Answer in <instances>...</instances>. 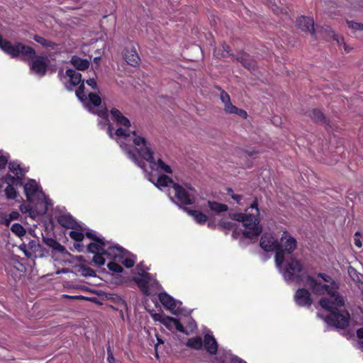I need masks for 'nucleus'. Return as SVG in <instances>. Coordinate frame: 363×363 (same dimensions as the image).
Wrapping results in <instances>:
<instances>
[{
    "mask_svg": "<svg viewBox=\"0 0 363 363\" xmlns=\"http://www.w3.org/2000/svg\"><path fill=\"white\" fill-rule=\"evenodd\" d=\"M0 48L12 57H20L23 60H30L35 55V51L30 46L21 43L12 44L6 40H4L0 35Z\"/></svg>",
    "mask_w": 363,
    "mask_h": 363,
    "instance_id": "5",
    "label": "nucleus"
},
{
    "mask_svg": "<svg viewBox=\"0 0 363 363\" xmlns=\"http://www.w3.org/2000/svg\"><path fill=\"white\" fill-rule=\"evenodd\" d=\"M87 238L92 239V242L88 245V251L94 254L93 262L102 266L105 264L104 256L113 261H118L123 255V248L117 244L106 240L104 238L97 237L95 232L88 230L86 232Z\"/></svg>",
    "mask_w": 363,
    "mask_h": 363,
    "instance_id": "3",
    "label": "nucleus"
},
{
    "mask_svg": "<svg viewBox=\"0 0 363 363\" xmlns=\"http://www.w3.org/2000/svg\"><path fill=\"white\" fill-rule=\"evenodd\" d=\"M61 272H62V273H66V272H67V269H62V271H57V272H56V274H60Z\"/></svg>",
    "mask_w": 363,
    "mask_h": 363,
    "instance_id": "56",
    "label": "nucleus"
},
{
    "mask_svg": "<svg viewBox=\"0 0 363 363\" xmlns=\"http://www.w3.org/2000/svg\"><path fill=\"white\" fill-rule=\"evenodd\" d=\"M186 346L195 350H200L203 346V342L200 337H191L188 340Z\"/></svg>",
    "mask_w": 363,
    "mask_h": 363,
    "instance_id": "31",
    "label": "nucleus"
},
{
    "mask_svg": "<svg viewBox=\"0 0 363 363\" xmlns=\"http://www.w3.org/2000/svg\"><path fill=\"white\" fill-rule=\"evenodd\" d=\"M49 59L47 56H37L30 65V71L35 74L43 77L45 74Z\"/></svg>",
    "mask_w": 363,
    "mask_h": 363,
    "instance_id": "11",
    "label": "nucleus"
},
{
    "mask_svg": "<svg viewBox=\"0 0 363 363\" xmlns=\"http://www.w3.org/2000/svg\"><path fill=\"white\" fill-rule=\"evenodd\" d=\"M86 83L90 86L92 89H97V84L94 78H90L86 81Z\"/></svg>",
    "mask_w": 363,
    "mask_h": 363,
    "instance_id": "48",
    "label": "nucleus"
},
{
    "mask_svg": "<svg viewBox=\"0 0 363 363\" xmlns=\"http://www.w3.org/2000/svg\"><path fill=\"white\" fill-rule=\"evenodd\" d=\"M185 211L200 225L204 224L208 220L207 216L200 211L190 210L188 208H185Z\"/></svg>",
    "mask_w": 363,
    "mask_h": 363,
    "instance_id": "22",
    "label": "nucleus"
},
{
    "mask_svg": "<svg viewBox=\"0 0 363 363\" xmlns=\"http://www.w3.org/2000/svg\"><path fill=\"white\" fill-rule=\"evenodd\" d=\"M231 197L236 201L238 203H239L242 199V196L239 194H230Z\"/></svg>",
    "mask_w": 363,
    "mask_h": 363,
    "instance_id": "52",
    "label": "nucleus"
},
{
    "mask_svg": "<svg viewBox=\"0 0 363 363\" xmlns=\"http://www.w3.org/2000/svg\"><path fill=\"white\" fill-rule=\"evenodd\" d=\"M118 262H121L127 268H131L135 264V255L130 254L129 252L123 249V255L121 257L119 258Z\"/></svg>",
    "mask_w": 363,
    "mask_h": 363,
    "instance_id": "21",
    "label": "nucleus"
},
{
    "mask_svg": "<svg viewBox=\"0 0 363 363\" xmlns=\"http://www.w3.org/2000/svg\"><path fill=\"white\" fill-rule=\"evenodd\" d=\"M220 98L221 101L224 104V107L231 104L230 96L226 92L223 91L220 94Z\"/></svg>",
    "mask_w": 363,
    "mask_h": 363,
    "instance_id": "41",
    "label": "nucleus"
},
{
    "mask_svg": "<svg viewBox=\"0 0 363 363\" xmlns=\"http://www.w3.org/2000/svg\"><path fill=\"white\" fill-rule=\"evenodd\" d=\"M123 58L128 65L133 67L136 66L140 60L136 50L133 46L127 47L125 49Z\"/></svg>",
    "mask_w": 363,
    "mask_h": 363,
    "instance_id": "17",
    "label": "nucleus"
},
{
    "mask_svg": "<svg viewBox=\"0 0 363 363\" xmlns=\"http://www.w3.org/2000/svg\"><path fill=\"white\" fill-rule=\"evenodd\" d=\"M219 225L223 229L230 230L234 228L235 223L232 221L221 220L219 223Z\"/></svg>",
    "mask_w": 363,
    "mask_h": 363,
    "instance_id": "42",
    "label": "nucleus"
},
{
    "mask_svg": "<svg viewBox=\"0 0 363 363\" xmlns=\"http://www.w3.org/2000/svg\"><path fill=\"white\" fill-rule=\"evenodd\" d=\"M204 347L206 351L211 354H215L217 352L218 344L213 335L206 334L204 336Z\"/></svg>",
    "mask_w": 363,
    "mask_h": 363,
    "instance_id": "20",
    "label": "nucleus"
},
{
    "mask_svg": "<svg viewBox=\"0 0 363 363\" xmlns=\"http://www.w3.org/2000/svg\"><path fill=\"white\" fill-rule=\"evenodd\" d=\"M1 180L6 183L7 186L13 185L16 183L19 185L22 184L21 179L17 178L16 176L13 177L10 174H6L1 179Z\"/></svg>",
    "mask_w": 363,
    "mask_h": 363,
    "instance_id": "34",
    "label": "nucleus"
},
{
    "mask_svg": "<svg viewBox=\"0 0 363 363\" xmlns=\"http://www.w3.org/2000/svg\"><path fill=\"white\" fill-rule=\"evenodd\" d=\"M43 242L46 245L52 248L55 251L63 252L65 250V248L53 238H43Z\"/></svg>",
    "mask_w": 363,
    "mask_h": 363,
    "instance_id": "27",
    "label": "nucleus"
},
{
    "mask_svg": "<svg viewBox=\"0 0 363 363\" xmlns=\"http://www.w3.org/2000/svg\"><path fill=\"white\" fill-rule=\"evenodd\" d=\"M238 60L240 62L241 64L249 70L254 69L255 67V61L252 60L248 55H242L238 58Z\"/></svg>",
    "mask_w": 363,
    "mask_h": 363,
    "instance_id": "29",
    "label": "nucleus"
},
{
    "mask_svg": "<svg viewBox=\"0 0 363 363\" xmlns=\"http://www.w3.org/2000/svg\"><path fill=\"white\" fill-rule=\"evenodd\" d=\"M357 335L359 339H363V328L358 329L357 331Z\"/></svg>",
    "mask_w": 363,
    "mask_h": 363,
    "instance_id": "54",
    "label": "nucleus"
},
{
    "mask_svg": "<svg viewBox=\"0 0 363 363\" xmlns=\"http://www.w3.org/2000/svg\"><path fill=\"white\" fill-rule=\"evenodd\" d=\"M19 248L24 252L26 257H31L33 254L40 249V245L35 240H31L28 244L23 243L20 245Z\"/></svg>",
    "mask_w": 363,
    "mask_h": 363,
    "instance_id": "18",
    "label": "nucleus"
},
{
    "mask_svg": "<svg viewBox=\"0 0 363 363\" xmlns=\"http://www.w3.org/2000/svg\"><path fill=\"white\" fill-rule=\"evenodd\" d=\"M11 222V220L9 219V217L6 214L0 215V223L4 224L6 226H9Z\"/></svg>",
    "mask_w": 363,
    "mask_h": 363,
    "instance_id": "43",
    "label": "nucleus"
},
{
    "mask_svg": "<svg viewBox=\"0 0 363 363\" xmlns=\"http://www.w3.org/2000/svg\"><path fill=\"white\" fill-rule=\"evenodd\" d=\"M107 352H108V357H107V360L109 363H120L118 360H116L113 355V353L110 349V347L108 348L107 350Z\"/></svg>",
    "mask_w": 363,
    "mask_h": 363,
    "instance_id": "46",
    "label": "nucleus"
},
{
    "mask_svg": "<svg viewBox=\"0 0 363 363\" xmlns=\"http://www.w3.org/2000/svg\"><path fill=\"white\" fill-rule=\"evenodd\" d=\"M259 215V211L257 208V201H254L250 206L245 210V213H233L230 215V218L242 223L245 227L242 232L245 238L252 239L257 238L262 232Z\"/></svg>",
    "mask_w": 363,
    "mask_h": 363,
    "instance_id": "4",
    "label": "nucleus"
},
{
    "mask_svg": "<svg viewBox=\"0 0 363 363\" xmlns=\"http://www.w3.org/2000/svg\"><path fill=\"white\" fill-rule=\"evenodd\" d=\"M33 39L35 40V42L40 44L41 45H43L45 48H54L55 47V44L54 43H52L41 36L35 35Z\"/></svg>",
    "mask_w": 363,
    "mask_h": 363,
    "instance_id": "33",
    "label": "nucleus"
},
{
    "mask_svg": "<svg viewBox=\"0 0 363 363\" xmlns=\"http://www.w3.org/2000/svg\"><path fill=\"white\" fill-rule=\"evenodd\" d=\"M348 273L350 275V277L352 278L353 280H355V279L357 278V279H359V277L358 275L357 274V271L355 270V269H354L353 267H350L349 269H348Z\"/></svg>",
    "mask_w": 363,
    "mask_h": 363,
    "instance_id": "47",
    "label": "nucleus"
},
{
    "mask_svg": "<svg viewBox=\"0 0 363 363\" xmlns=\"http://www.w3.org/2000/svg\"><path fill=\"white\" fill-rule=\"evenodd\" d=\"M9 219L12 221L13 220H17L19 217V213L17 211H12L9 215Z\"/></svg>",
    "mask_w": 363,
    "mask_h": 363,
    "instance_id": "50",
    "label": "nucleus"
},
{
    "mask_svg": "<svg viewBox=\"0 0 363 363\" xmlns=\"http://www.w3.org/2000/svg\"><path fill=\"white\" fill-rule=\"evenodd\" d=\"M347 24L348 27L354 31L363 30V23L354 22L352 21H347Z\"/></svg>",
    "mask_w": 363,
    "mask_h": 363,
    "instance_id": "40",
    "label": "nucleus"
},
{
    "mask_svg": "<svg viewBox=\"0 0 363 363\" xmlns=\"http://www.w3.org/2000/svg\"><path fill=\"white\" fill-rule=\"evenodd\" d=\"M297 26L299 29L304 32H309L312 35L314 33V21L313 18L309 17L301 16L297 19Z\"/></svg>",
    "mask_w": 363,
    "mask_h": 363,
    "instance_id": "16",
    "label": "nucleus"
},
{
    "mask_svg": "<svg viewBox=\"0 0 363 363\" xmlns=\"http://www.w3.org/2000/svg\"><path fill=\"white\" fill-rule=\"evenodd\" d=\"M140 290L146 295L159 291L161 288L159 282L149 273L143 271L133 277Z\"/></svg>",
    "mask_w": 363,
    "mask_h": 363,
    "instance_id": "8",
    "label": "nucleus"
},
{
    "mask_svg": "<svg viewBox=\"0 0 363 363\" xmlns=\"http://www.w3.org/2000/svg\"><path fill=\"white\" fill-rule=\"evenodd\" d=\"M281 240L282 242H284V257L280 265H276L282 273L284 279L288 281L303 283L317 296L328 295V297H323L320 300L319 304L328 313L324 315L318 313V315L324 319L328 325L337 328H346L349 324L350 314L342 309L345 301L337 291L338 284L330 276L324 273L305 275L300 262L291 255L296 247V239L284 231Z\"/></svg>",
    "mask_w": 363,
    "mask_h": 363,
    "instance_id": "1",
    "label": "nucleus"
},
{
    "mask_svg": "<svg viewBox=\"0 0 363 363\" xmlns=\"http://www.w3.org/2000/svg\"><path fill=\"white\" fill-rule=\"evenodd\" d=\"M159 299L162 306L172 314L177 315L182 313V302L175 300L166 292L159 294Z\"/></svg>",
    "mask_w": 363,
    "mask_h": 363,
    "instance_id": "10",
    "label": "nucleus"
},
{
    "mask_svg": "<svg viewBox=\"0 0 363 363\" xmlns=\"http://www.w3.org/2000/svg\"><path fill=\"white\" fill-rule=\"evenodd\" d=\"M9 170L13 172L17 178L22 179L27 170L21 167L20 164L16 162H11L9 164Z\"/></svg>",
    "mask_w": 363,
    "mask_h": 363,
    "instance_id": "25",
    "label": "nucleus"
},
{
    "mask_svg": "<svg viewBox=\"0 0 363 363\" xmlns=\"http://www.w3.org/2000/svg\"><path fill=\"white\" fill-rule=\"evenodd\" d=\"M62 80L65 87L68 90H72L73 87L76 86L82 82V75L74 69H68L62 77Z\"/></svg>",
    "mask_w": 363,
    "mask_h": 363,
    "instance_id": "12",
    "label": "nucleus"
},
{
    "mask_svg": "<svg viewBox=\"0 0 363 363\" xmlns=\"http://www.w3.org/2000/svg\"><path fill=\"white\" fill-rule=\"evenodd\" d=\"M294 300L296 304L301 306H310L312 303L311 294L304 288L298 289L296 291Z\"/></svg>",
    "mask_w": 363,
    "mask_h": 363,
    "instance_id": "14",
    "label": "nucleus"
},
{
    "mask_svg": "<svg viewBox=\"0 0 363 363\" xmlns=\"http://www.w3.org/2000/svg\"><path fill=\"white\" fill-rule=\"evenodd\" d=\"M309 116L313 119L315 121H325V118L323 114V113L319 111L314 109L310 113Z\"/></svg>",
    "mask_w": 363,
    "mask_h": 363,
    "instance_id": "38",
    "label": "nucleus"
},
{
    "mask_svg": "<svg viewBox=\"0 0 363 363\" xmlns=\"http://www.w3.org/2000/svg\"><path fill=\"white\" fill-rule=\"evenodd\" d=\"M148 180L153 183L160 189L169 187L170 185L173 186L174 184L172 179L165 174H161L155 179L152 174L148 173Z\"/></svg>",
    "mask_w": 363,
    "mask_h": 363,
    "instance_id": "15",
    "label": "nucleus"
},
{
    "mask_svg": "<svg viewBox=\"0 0 363 363\" xmlns=\"http://www.w3.org/2000/svg\"><path fill=\"white\" fill-rule=\"evenodd\" d=\"M224 111L228 113L236 114L242 118H246L247 117V113L245 110L237 108L233 105L232 103L225 106V107H224Z\"/></svg>",
    "mask_w": 363,
    "mask_h": 363,
    "instance_id": "26",
    "label": "nucleus"
},
{
    "mask_svg": "<svg viewBox=\"0 0 363 363\" xmlns=\"http://www.w3.org/2000/svg\"><path fill=\"white\" fill-rule=\"evenodd\" d=\"M11 230L18 237H22L26 234L24 228L19 223L13 224Z\"/></svg>",
    "mask_w": 363,
    "mask_h": 363,
    "instance_id": "35",
    "label": "nucleus"
},
{
    "mask_svg": "<svg viewBox=\"0 0 363 363\" xmlns=\"http://www.w3.org/2000/svg\"><path fill=\"white\" fill-rule=\"evenodd\" d=\"M66 298H73V299H86V298L83 296H68V295H65V296Z\"/></svg>",
    "mask_w": 363,
    "mask_h": 363,
    "instance_id": "53",
    "label": "nucleus"
},
{
    "mask_svg": "<svg viewBox=\"0 0 363 363\" xmlns=\"http://www.w3.org/2000/svg\"><path fill=\"white\" fill-rule=\"evenodd\" d=\"M74 247L78 249L79 251H80V250L79 249V247H80V245L79 244H77L74 245Z\"/></svg>",
    "mask_w": 363,
    "mask_h": 363,
    "instance_id": "57",
    "label": "nucleus"
},
{
    "mask_svg": "<svg viewBox=\"0 0 363 363\" xmlns=\"http://www.w3.org/2000/svg\"><path fill=\"white\" fill-rule=\"evenodd\" d=\"M24 192L30 203H43L46 207L50 204L40 185L34 179H29L25 184Z\"/></svg>",
    "mask_w": 363,
    "mask_h": 363,
    "instance_id": "9",
    "label": "nucleus"
},
{
    "mask_svg": "<svg viewBox=\"0 0 363 363\" xmlns=\"http://www.w3.org/2000/svg\"><path fill=\"white\" fill-rule=\"evenodd\" d=\"M158 340V342H160V343H163V342L160 339V338H157Z\"/></svg>",
    "mask_w": 363,
    "mask_h": 363,
    "instance_id": "58",
    "label": "nucleus"
},
{
    "mask_svg": "<svg viewBox=\"0 0 363 363\" xmlns=\"http://www.w3.org/2000/svg\"><path fill=\"white\" fill-rule=\"evenodd\" d=\"M57 221L62 226L66 228L77 229L79 228L80 230H86L84 224L78 223L69 214L65 213L59 216Z\"/></svg>",
    "mask_w": 363,
    "mask_h": 363,
    "instance_id": "13",
    "label": "nucleus"
},
{
    "mask_svg": "<svg viewBox=\"0 0 363 363\" xmlns=\"http://www.w3.org/2000/svg\"><path fill=\"white\" fill-rule=\"evenodd\" d=\"M72 230H71L69 233V235L72 239L77 242H80L84 239V236L83 232L85 231L86 230H80L79 228Z\"/></svg>",
    "mask_w": 363,
    "mask_h": 363,
    "instance_id": "32",
    "label": "nucleus"
},
{
    "mask_svg": "<svg viewBox=\"0 0 363 363\" xmlns=\"http://www.w3.org/2000/svg\"><path fill=\"white\" fill-rule=\"evenodd\" d=\"M221 363H247L237 356L233 355L229 352H225L220 357Z\"/></svg>",
    "mask_w": 363,
    "mask_h": 363,
    "instance_id": "23",
    "label": "nucleus"
},
{
    "mask_svg": "<svg viewBox=\"0 0 363 363\" xmlns=\"http://www.w3.org/2000/svg\"><path fill=\"white\" fill-rule=\"evenodd\" d=\"M87 93L84 91V81L82 84L79 86L78 89L76 91V96L81 101H85L87 99L86 97Z\"/></svg>",
    "mask_w": 363,
    "mask_h": 363,
    "instance_id": "37",
    "label": "nucleus"
},
{
    "mask_svg": "<svg viewBox=\"0 0 363 363\" xmlns=\"http://www.w3.org/2000/svg\"><path fill=\"white\" fill-rule=\"evenodd\" d=\"M359 348L363 351V340H360L359 342Z\"/></svg>",
    "mask_w": 363,
    "mask_h": 363,
    "instance_id": "55",
    "label": "nucleus"
},
{
    "mask_svg": "<svg viewBox=\"0 0 363 363\" xmlns=\"http://www.w3.org/2000/svg\"><path fill=\"white\" fill-rule=\"evenodd\" d=\"M208 208L213 212L219 213L225 212L228 210V206L223 203H220L216 201H208Z\"/></svg>",
    "mask_w": 363,
    "mask_h": 363,
    "instance_id": "28",
    "label": "nucleus"
},
{
    "mask_svg": "<svg viewBox=\"0 0 363 363\" xmlns=\"http://www.w3.org/2000/svg\"><path fill=\"white\" fill-rule=\"evenodd\" d=\"M196 194V190L188 185L182 186L174 184L169 190V196L171 200L184 205H189L194 203Z\"/></svg>",
    "mask_w": 363,
    "mask_h": 363,
    "instance_id": "6",
    "label": "nucleus"
},
{
    "mask_svg": "<svg viewBox=\"0 0 363 363\" xmlns=\"http://www.w3.org/2000/svg\"><path fill=\"white\" fill-rule=\"evenodd\" d=\"M20 209L23 213L31 212L32 208L30 206L21 205Z\"/></svg>",
    "mask_w": 363,
    "mask_h": 363,
    "instance_id": "51",
    "label": "nucleus"
},
{
    "mask_svg": "<svg viewBox=\"0 0 363 363\" xmlns=\"http://www.w3.org/2000/svg\"><path fill=\"white\" fill-rule=\"evenodd\" d=\"M70 62L78 70H85L89 66V62L87 60L77 56H73Z\"/></svg>",
    "mask_w": 363,
    "mask_h": 363,
    "instance_id": "24",
    "label": "nucleus"
},
{
    "mask_svg": "<svg viewBox=\"0 0 363 363\" xmlns=\"http://www.w3.org/2000/svg\"><path fill=\"white\" fill-rule=\"evenodd\" d=\"M354 245L360 248L362 247V242L359 239V233L357 232L354 235Z\"/></svg>",
    "mask_w": 363,
    "mask_h": 363,
    "instance_id": "49",
    "label": "nucleus"
},
{
    "mask_svg": "<svg viewBox=\"0 0 363 363\" xmlns=\"http://www.w3.org/2000/svg\"><path fill=\"white\" fill-rule=\"evenodd\" d=\"M101 103L100 96L94 93H88L86 106L89 111L96 113L100 120L98 123L101 128L108 125L107 133L110 138L114 139L120 145L127 157L138 167L143 168L140 159L147 161L152 172L157 173H172L171 167L160 158L154 157V152L151 143L143 136L138 135L135 130H130V122L128 118L118 109L111 110L113 125L109 124L107 111L98 110Z\"/></svg>",
    "mask_w": 363,
    "mask_h": 363,
    "instance_id": "2",
    "label": "nucleus"
},
{
    "mask_svg": "<svg viewBox=\"0 0 363 363\" xmlns=\"http://www.w3.org/2000/svg\"><path fill=\"white\" fill-rule=\"evenodd\" d=\"M260 246L264 251L275 252L276 264L280 265L285 252L284 242H282L281 239L279 242L272 235L265 233L261 238Z\"/></svg>",
    "mask_w": 363,
    "mask_h": 363,
    "instance_id": "7",
    "label": "nucleus"
},
{
    "mask_svg": "<svg viewBox=\"0 0 363 363\" xmlns=\"http://www.w3.org/2000/svg\"><path fill=\"white\" fill-rule=\"evenodd\" d=\"M328 38H332L334 40L337 42V43L341 46L343 45L344 50L346 52H349L351 50V48L347 46L343 40V38L335 34L333 30L330 29L328 33Z\"/></svg>",
    "mask_w": 363,
    "mask_h": 363,
    "instance_id": "30",
    "label": "nucleus"
},
{
    "mask_svg": "<svg viewBox=\"0 0 363 363\" xmlns=\"http://www.w3.org/2000/svg\"><path fill=\"white\" fill-rule=\"evenodd\" d=\"M165 317H166V315H164L163 313H155L152 314V318H153V320L155 321H159L161 323H162Z\"/></svg>",
    "mask_w": 363,
    "mask_h": 363,
    "instance_id": "44",
    "label": "nucleus"
},
{
    "mask_svg": "<svg viewBox=\"0 0 363 363\" xmlns=\"http://www.w3.org/2000/svg\"><path fill=\"white\" fill-rule=\"evenodd\" d=\"M117 261H113V262H111L108 264V268L113 272H116V273H121L123 272V267L116 262Z\"/></svg>",
    "mask_w": 363,
    "mask_h": 363,
    "instance_id": "39",
    "label": "nucleus"
},
{
    "mask_svg": "<svg viewBox=\"0 0 363 363\" xmlns=\"http://www.w3.org/2000/svg\"><path fill=\"white\" fill-rule=\"evenodd\" d=\"M9 157L7 155H0V169H4L8 163Z\"/></svg>",
    "mask_w": 363,
    "mask_h": 363,
    "instance_id": "45",
    "label": "nucleus"
},
{
    "mask_svg": "<svg viewBox=\"0 0 363 363\" xmlns=\"http://www.w3.org/2000/svg\"><path fill=\"white\" fill-rule=\"evenodd\" d=\"M162 324L170 330H176L182 333H185L184 328L179 321L172 317L166 315Z\"/></svg>",
    "mask_w": 363,
    "mask_h": 363,
    "instance_id": "19",
    "label": "nucleus"
},
{
    "mask_svg": "<svg viewBox=\"0 0 363 363\" xmlns=\"http://www.w3.org/2000/svg\"><path fill=\"white\" fill-rule=\"evenodd\" d=\"M18 192L13 185L7 186L5 189V195L8 199L16 198Z\"/></svg>",
    "mask_w": 363,
    "mask_h": 363,
    "instance_id": "36",
    "label": "nucleus"
}]
</instances>
